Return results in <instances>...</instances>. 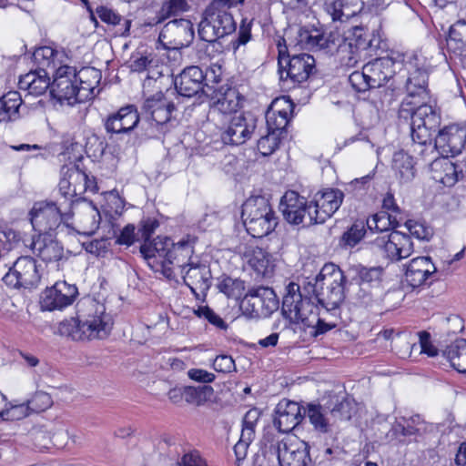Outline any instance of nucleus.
Instances as JSON below:
<instances>
[{
	"label": "nucleus",
	"mask_w": 466,
	"mask_h": 466,
	"mask_svg": "<svg viewBox=\"0 0 466 466\" xmlns=\"http://www.w3.org/2000/svg\"><path fill=\"white\" fill-rule=\"evenodd\" d=\"M195 239L187 238L175 243L168 237H157L153 243L142 244L140 253L148 266L168 280L177 278V271L184 273L198 256H195Z\"/></svg>",
	"instance_id": "nucleus-1"
},
{
	"label": "nucleus",
	"mask_w": 466,
	"mask_h": 466,
	"mask_svg": "<svg viewBox=\"0 0 466 466\" xmlns=\"http://www.w3.org/2000/svg\"><path fill=\"white\" fill-rule=\"evenodd\" d=\"M420 102V100L404 98L400 108V116H410L412 151L424 157L428 151L433 153L432 135L441 125V114L431 105L423 103L418 106Z\"/></svg>",
	"instance_id": "nucleus-2"
},
{
	"label": "nucleus",
	"mask_w": 466,
	"mask_h": 466,
	"mask_svg": "<svg viewBox=\"0 0 466 466\" xmlns=\"http://www.w3.org/2000/svg\"><path fill=\"white\" fill-rule=\"evenodd\" d=\"M88 309L86 316L61 321L57 327V334L75 341L106 338L112 329L113 322L110 315L106 313L105 306L92 300Z\"/></svg>",
	"instance_id": "nucleus-3"
},
{
	"label": "nucleus",
	"mask_w": 466,
	"mask_h": 466,
	"mask_svg": "<svg viewBox=\"0 0 466 466\" xmlns=\"http://www.w3.org/2000/svg\"><path fill=\"white\" fill-rule=\"evenodd\" d=\"M346 276L339 266L327 263L315 278V283H309L317 306L325 312L339 309L345 299Z\"/></svg>",
	"instance_id": "nucleus-4"
},
{
	"label": "nucleus",
	"mask_w": 466,
	"mask_h": 466,
	"mask_svg": "<svg viewBox=\"0 0 466 466\" xmlns=\"http://www.w3.org/2000/svg\"><path fill=\"white\" fill-rule=\"evenodd\" d=\"M241 218L248 234L263 238L273 232L279 223L269 201L262 197H251L242 205Z\"/></svg>",
	"instance_id": "nucleus-5"
},
{
	"label": "nucleus",
	"mask_w": 466,
	"mask_h": 466,
	"mask_svg": "<svg viewBox=\"0 0 466 466\" xmlns=\"http://www.w3.org/2000/svg\"><path fill=\"white\" fill-rule=\"evenodd\" d=\"M96 190L95 178L89 177L77 165L70 163L62 167L58 191L66 208H72L76 203L85 200L82 196L86 191L94 193Z\"/></svg>",
	"instance_id": "nucleus-6"
},
{
	"label": "nucleus",
	"mask_w": 466,
	"mask_h": 466,
	"mask_svg": "<svg viewBox=\"0 0 466 466\" xmlns=\"http://www.w3.org/2000/svg\"><path fill=\"white\" fill-rule=\"evenodd\" d=\"M266 448L276 453L279 466H309L311 463L310 446L296 436L282 439L267 435Z\"/></svg>",
	"instance_id": "nucleus-7"
},
{
	"label": "nucleus",
	"mask_w": 466,
	"mask_h": 466,
	"mask_svg": "<svg viewBox=\"0 0 466 466\" xmlns=\"http://www.w3.org/2000/svg\"><path fill=\"white\" fill-rule=\"evenodd\" d=\"M286 48L279 44V73L280 80L291 88L308 80L315 69V59L306 53L286 55Z\"/></svg>",
	"instance_id": "nucleus-8"
},
{
	"label": "nucleus",
	"mask_w": 466,
	"mask_h": 466,
	"mask_svg": "<svg viewBox=\"0 0 466 466\" xmlns=\"http://www.w3.org/2000/svg\"><path fill=\"white\" fill-rule=\"evenodd\" d=\"M316 306L311 297L302 295L299 284L289 282L286 286L281 307L285 319L296 324H311L316 319L312 313Z\"/></svg>",
	"instance_id": "nucleus-9"
},
{
	"label": "nucleus",
	"mask_w": 466,
	"mask_h": 466,
	"mask_svg": "<svg viewBox=\"0 0 466 466\" xmlns=\"http://www.w3.org/2000/svg\"><path fill=\"white\" fill-rule=\"evenodd\" d=\"M279 306L275 291L264 286L250 288L239 304L243 315L248 319L268 318L279 309Z\"/></svg>",
	"instance_id": "nucleus-10"
},
{
	"label": "nucleus",
	"mask_w": 466,
	"mask_h": 466,
	"mask_svg": "<svg viewBox=\"0 0 466 466\" xmlns=\"http://www.w3.org/2000/svg\"><path fill=\"white\" fill-rule=\"evenodd\" d=\"M313 428L320 433H328L339 421L349 420L351 416L350 404L342 400L329 409L320 404L309 403L304 409Z\"/></svg>",
	"instance_id": "nucleus-11"
},
{
	"label": "nucleus",
	"mask_w": 466,
	"mask_h": 466,
	"mask_svg": "<svg viewBox=\"0 0 466 466\" xmlns=\"http://www.w3.org/2000/svg\"><path fill=\"white\" fill-rule=\"evenodd\" d=\"M236 30V22L232 14L226 11L212 10L207 7L198 25V35L201 40L213 43L230 35Z\"/></svg>",
	"instance_id": "nucleus-12"
},
{
	"label": "nucleus",
	"mask_w": 466,
	"mask_h": 466,
	"mask_svg": "<svg viewBox=\"0 0 466 466\" xmlns=\"http://www.w3.org/2000/svg\"><path fill=\"white\" fill-rule=\"evenodd\" d=\"M70 210L63 202H37L30 211L32 227L38 234H51Z\"/></svg>",
	"instance_id": "nucleus-13"
},
{
	"label": "nucleus",
	"mask_w": 466,
	"mask_h": 466,
	"mask_svg": "<svg viewBox=\"0 0 466 466\" xmlns=\"http://www.w3.org/2000/svg\"><path fill=\"white\" fill-rule=\"evenodd\" d=\"M355 279L359 285L356 299L362 305L369 306L382 294L383 268L381 267L354 266Z\"/></svg>",
	"instance_id": "nucleus-14"
},
{
	"label": "nucleus",
	"mask_w": 466,
	"mask_h": 466,
	"mask_svg": "<svg viewBox=\"0 0 466 466\" xmlns=\"http://www.w3.org/2000/svg\"><path fill=\"white\" fill-rule=\"evenodd\" d=\"M466 145V126L452 124L441 129L435 137L433 153L428 151L424 160H431L436 153L454 157L461 153Z\"/></svg>",
	"instance_id": "nucleus-15"
},
{
	"label": "nucleus",
	"mask_w": 466,
	"mask_h": 466,
	"mask_svg": "<svg viewBox=\"0 0 466 466\" xmlns=\"http://www.w3.org/2000/svg\"><path fill=\"white\" fill-rule=\"evenodd\" d=\"M41 279L36 261L29 256L18 258L4 275V283L12 289H31L37 286Z\"/></svg>",
	"instance_id": "nucleus-16"
},
{
	"label": "nucleus",
	"mask_w": 466,
	"mask_h": 466,
	"mask_svg": "<svg viewBox=\"0 0 466 466\" xmlns=\"http://www.w3.org/2000/svg\"><path fill=\"white\" fill-rule=\"evenodd\" d=\"M195 36L194 27L187 19L167 22L159 33L157 43L167 50H180L188 46Z\"/></svg>",
	"instance_id": "nucleus-17"
},
{
	"label": "nucleus",
	"mask_w": 466,
	"mask_h": 466,
	"mask_svg": "<svg viewBox=\"0 0 466 466\" xmlns=\"http://www.w3.org/2000/svg\"><path fill=\"white\" fill-rule=\"evenodd\" d=\"M76 76V68L69 66H61L54 72L50 93L61 105L78 103Z\"/></svg>",
	"instance_id": "nucleus-18"
},
{
	"label": "nucleus",
	"mask_w": 466,
	"mask_h": 466,
	"mask_svg": "<svg viewBox=\"0 0 466 466\" xmlns=\"http://www.w3.org/2000/svg\"><path fill=\"white\" fill-rule=\"evenodd\" d=\"M370 242L391 261L406 258L413 252V243L410 236L398 230L380 235L374 239H370Z\"/></svg>",
	"instance_id": "nucleus-19"
},
{
	"label": "nucleus",
	"mask_w": 466,
	"mask_h": 466,
	"mask_svg": "<svg viewBox=\"0 0 466 466\" xmlns=\"http://www.w3.org/2000/svg\"><path fill=\"white\" fill-rule=\"evenodd\" d=\"M257 122L251 114L231 116L228 126L220 129L221 141L225 145L244 144L255 133Z\"/></svg>",
	"instance_id": "nucleus-20"
},
{
	"label": "nucleus",
	"mask_w": 466,
	"mask_h": 466,
	"mask_svg": "<svg viewBox=\"0 0 466 466\" xmlns=\"http://www.w3.org/2000/svg\"><path fill=\"white\" fill-rule=\"evenodd\" d=\"M343 198V192L337 188H326L318 191L309 202L313 211V217H310L309 222L324 223L339 208Z\"/></svg>",
	"instance_id": "nucleus-21"
},
{
	"label": "nucleus",
	"mask_w": 466,
	"mask_h": 466,
	"mask_svg": "<svg viewBox=\"0 0 466 466\" xmlns=\"http://www.w3.org/2000/svg\"><path fill=\"white\" fill-rule=\"evenodd\" d=\"M77 295L78 289L76 285L57 281L43 291L40 300L41 309L48 311L62 310L73 304Z\"/></svg>",
	"instance_id": "nucleus-22"
},
{
	"label": "nucleus",
	"mask_w": 466,
	"mask_h": 466,
	"mask_svg": "<svg viewBox=\"0 0 466 466\" xmlns=\"http://www.w3.org/2000/svg\"><path fill=\"white\" fill-rule=\"evenodd\" d=\"M280 209L284 218L290 224L305 226L315 224L309 222L310 217H313L310 203L295 191L285 193L280 200Z\"/></svg>",
	"instance_id": "nucleus-23"
},
{
	"label": "nucleus",
	"mask_w": 466,
	"mask_h": 466,
	"mask_svg": "<svg viewBox=\"0 0 466 466\" xmlns=\"http://www.w3.org/2000/svg\"><path fill=\"white\" fill-rule=\"evenodd\" d=\"M293 110V103L287 97L274 99L266 112L267 130L283 137Z\"/></svg>",
	"instance_id": "nucleus-24"
},
{
	"label": "nucleus",
	"mask_w": 466,
	"mask_h": 466,
	"mask_svg": "<svg viewBox=\"0 0 466 466\" xmlns=\"http://www.w3.org/2000/svg\"><path fill=\"white\" fill-rule=\"evenodd\" d=\"M139 122V114L134 105H128L110 114L104 120L107 134L121 135L131 132Z\"/></svg>",
	"instance_id": "nucleus-25"
},
{
	"label": "nucleus",
	"mask_w": 466,
	"mask_h": 466,
	"mask_svg": "<svg viewBox=\"0 0 466 466\" xmlns=\"http://www.w3.org/2000/svg\"><path fill=\"white\" fill-rule=\"evenodd\" d=\"M302 407L296 401L282 400L275 410L274 426L279 432L289 433L293 431L304 419Z\"/></svg>",
	"instance_id": "nucleus-26"
},
{
	"label": "nucleus",
	"mask_w": 466,
	"mask_h": 466,
	"mask_svg": "<svg viewBox=\"0 0 466 466\" xmlns=\"http://www.w3.org/2000/svg\"><path fill=\"white\" fill-rule=\"evenodd\" d=\"M181 275L185 284L196 297H198L197 290L204 294L211 287L212 275L210 268L205 263H202L198 257L187 266V269Z\"/></svg>",
	"instance_id": "nucleus-27"
},
{
	"label": "nucleus",
	"mask_w": 466,
	"mask_h": 466,
	"mask_svg": "<svg viewBox=\"0 0 466 466\" xmlns=\"http://www.w3.org/2000/svg\"><path fill=\"white\" fill-rule=\"evenodd\" d=\"M29 248L46 263L57 262L65 258L64 247L51 234L32 238Z\"/></svg>",
	"instance_id": "nucleus-28"
},
{
	"label": "nucleus",
	"mask_w": 466,
	"mask_h": 466,
	"mask_svg": "<svg viewBox=\"0 0 466 466\" xmlns=\"http://www.w3.org/2000/svg\"><path fill=\"white\" fill-rule=\"evenodd\" d=\"M203 70L197 66L186 67L175 78V87L180 96L191 97L205 93Z\"/></svg>",
	"instance_id": "nucleus-29"
},
{
	"label": "nucleus",
	"mask_w": 466,
	"mask_h": 466,
	"mask_svg": "<svg viewBox=\"0 0 466 466\" xmlns=\"http://www.w3.org/2000/svg\"><path fill=\"white\" fill-rule=\"evenodd\" d=\"M437 274V268L430 257H418L412 258L407 266L405 278L406 281L412 288L420 287L428 279L433 280Z\"/></svg>",
	"instance_id": "nucleus-30"
},
{
	"label": "nucleus",
	"mask_w": 466,
	"mask_h": 466,
	"mask_svg": "<svg viewBox=\"0 0 466 466\" xmlns=\"http://www.w3.org/2000/svg\"><path fill=\"white\" fill-rule=\"evenodd\" d=\"M449 157L450 156H441L440 157H434L430 163L431 178L446 187L455 185L460 177L463 176L462 170H458V167Z\"/></svg>",
	"instance_id": "nucleus-31"
},
{
	"label": "nucleus",
	"mask_w": 466,
	"mask_h": 466,
	"mask_svg": "<svg viewBox=\"0 0 466 466\" xmlns=\"http://www.w3.org/2000/svg\"><path fill=\"white\" fill-rule=\"evenodd\" d=\"M395 66L394 60L389 56L367 63L364 67L371 87L377 88L385 85L395 75Z\"/></svg>",
	"instance_id": "nucleus-32"
},
{
	"label": "nucleus",
	"mask_w": 466,
	"mask_h": 466,
	"mask_svg": "<svg viewBox=\"0 0 466 466\" xmlns=\"http://www.w3.org/2000/svg\"><path fill=\"white\" fill-rule=\"evenodd\" d=\"M144 113L157 125H164L171 118L175 105L161 93L146 99L142 107Z\"/></svg>",
	"instance_id": "nucleus-33"
},
{
	"label": "nucleus",
	"mask_w": 466,
	"mask_h": 466,
	"mask_svg": "<svg viewBox=\"0 0 466 466\" xmlns=\"http://www.w3.org/2000/svg\"><path fill=\"white\" fill-rule=\"evenodd\" d=\"M410 76L406 81L407 96L410 100H424L428 97V73L425 69L417 67L411 62L408 65Z\"/></svg>",
	"instance_id": "nucleus-34"
},
{
	"label": "nucleus",
	"mask_w": 466,
	"mask_h": 466,
	"mask_svg": "<svg viewBox=\"0 0 466 466\" xmlns=\"http://www.w3.org/2000/svg\"><path fill=\"white\" fill-rule=\"evenodd\" d=\"M76 75L77 101L83 103L94 97L95 90L101 79V73L94 67H83L76 72Z\"/></svg>",
	"instance_id": "nucleus-35"
},
{
	"label": "nucleus",
	"mask_w": 466,
	"mask_h": 466,
	"mask_svg": "<svg viewBox=\"0 0 466 466\" xmlns=\"http://www.w3.org/2000/svg\"><path fill=\"white\" fill-rule=\"evenodd\" d=\"M18 86L35 96L43 95L51 86L48 72L46 69L31 71L20 76Z\"/></svg>",
	"instance_id": "nucleus-36"
},
{
	"label": "nucleus",
	"mask_w": 466,
	"mask_h": 466,
	"mask_svg": "<svg viewBox=\"0 0 466 466\" xmlns=\"http://www.w3.org/2000/svg\"><path fill=\"white\" fill-rule=\"evenodd\" d=\"M242 96L238 91L234 87H227L224 91L222 89L214 101L211 110L213 113H218L223 116H231L236 113L240 107Z\"/></svg>",
	"instance_id": "nucleus-37"
},
{
	"label": "nucleus",
	"mask_w": 466,
	"mask_h": 466,
	"mask_svg": "<svg viewBox=\"0 0 466 466\" xmlns=\"http://www.w3.org/2000/svg\"><path fill=\"white\" fill-rule=\"evenodd\" d=\"M363 8L360 0H335L326 3V11L334 21H346L357 15Z\"/></svg>",
	"instance_id": "nucleus-38"
},
{
	"label": "nucleus",
	"mask_w": 466,
	"mask_h": 466,
	"mask_svg": "<svg viewBox=\"0 0 466 466\" xmlns=\"http://www.w3.org/2000/svg\"><path fill=\"white\" fill-rule=\"evenodd\" d=\"M414 160L404 151H398L393 155L392 170L400 184L410 183L416 175Z\"/></svg>",
	"instance_id": "nucleus-39"
},
{
	"label": "nucleus",
	"mask_w": 466,
	"mask_h": 466,
	"mask_svg": "<svg viewBox=\"0 0 466 466\" xmlns=\"http://www.w3.org/2000/svg\"><path fill=\"white\" fill-rule=\"evenodd\" d=\"M23 104L17 91H9L0 97V123L15 121L20 117L19 109Z\"/></svg>",
	"instance_id": "nucleus-40"
},
{
	"label": "nucleus",
	"mask_w": 466,
	"mask_h": 466,
	"mask_svg": "<svg viewBox=\"0 0 466 466\" xmlns=\"http://www.w3.org/2000/svg\"><path fill=\"white\" fill-rule=\"evenodd\" d=\"M448 51L457 56H466V22L460 20L449 30L446 39Z\"/></svg>",
	"instance_id": "nucleus-41"
},
{
	"label": "nucleus",
	"mask_w": 466,
	"mask_h": 466,
	"mask_svg": "<svg viewBox=\"0 0 466 466\" xmlns=\"http://www.w3.org/2000/svg\"><path fill=\"white\" fill-rule=\"evenodd\" d=\"M346 39L352 44V46L360 55H363L364 52L376 51L380 47L381 42L379 35L374 32L367 33L360 27H356L352 37H347Z\"/></svg>",
	"instance_id": "nucleus-42"
},
{
	"label": "nucleus",
	"mask_w": 466,
	"mask_h": 466,
	"mask_svg": "<svg viewBox=\"0 0 466 466\" xmlns=\"http://www.w3.org/2000/svg\"><path fill=\"white\" fill-rule=\"evenodd\" d=\"M388 213V211H379L367 219L366 226L370 235L374 233L389 234L388 231L400 225L401 219Z\"/></svg>",
	"instance_id": "nucleus-43"
},
{
	"label": "nucleus",
	"mask_w": 466,
	"mask_h": 466,
	"mask_svg": "<svg viewBox=\"0 0 466 466\" xmlns=\"http://www.w3.org/2000/svg\"><path fill=\"white\" fill-rule=\"evenodd\" d=\"M451 367L461 373H466V339H458L442 351Z\"/></svg>",
	"instance_id": "nucleus-44"
},
{
	"label": "nucleus",
	"mask_w": 466,
	"mask_h": 466,
	"mask_svg": "<svg viewBox=\"0 0 466 466\" xmlns=\"http://www.w3.org/2000/svg\"><path fill=\"white\" fill-rule=\"evenodd\" d=\"M82 201L83 206L77 216V220L86 233H91L98 228L101 216L98 209L91 201Z\"/></svg>",
	"instance_id": "nucleus-45"
},
{
	"label": "nucleus",
	"mask_w": 466,
	"mask_h": 466,
	"mask_svg": "<svg viewBox=\"0 0 466 466\" xmlns=\"http://www.w3.org/2000/svg\"><path fill=\"white\" fill-rule=\"evenodd\" d=\"M96 14L102 22L111 25H121L118 29V35L121 36H128L131 27V20L123 19V17L111 8L104 5L96 7Z\"/></svg>",
	"instance_id": "nucleus-46"
},
{
	"label": "nucleus",
	"mask_w": 466,
	"mask_h": 466,
	"mask_svg": "<svg viewBox=\"0 0 466 466\" xmlns=\"http://www.w3.org/2000/svg\"><path fill=\"white\" fill-rule=\"evenodd\" d=\"M61 53L51 46H41L35 50L33 58L35 63L37 64L39 69H50L56 71L58 65V57Z\"/></svg>",
	"instance_id": "nucleus-47"
},
{
	"label": "nucleus",
	"mask_w": 466,
	"mask_h": 466,
	"mask_svg": "<svg viewBox=\"0 0 466 466\" xmlns=\"http://www.w3.org/2000/svg\"><path fill=\"white\" fill-rule=\"evenodd\" d=\"M366 55L359 54L346 38L341 39L337 46V58L342 66L348 68L356 66Z\"/></svg>",
	"instance_id": "nucleus-48"
},
{
	"label": "nucleus",
	"mask_w": 466,
	"mask_h": 466,
	"mask_svg": "<svg viewBox=\"0 0 466 466\" xmlns=\"http://www.w3.org/2000/svg\"><path fill=\"white\" fill-rule=\"evenodd\" d=\"M186 402L195 406H203L211 401L214 397V389L208 385L198 387L186 386Z\"/></svg>",
	"instance_id": "nucleus-49"
},
{
	"label": "nucleus",
	"mask_w": 466,
	"mask_h": 466,
	"mask_svg": "<svg viewBox=\"0 0 466 466\" xmlns=\"http://www.w3.org/2000/svg\"><path fill=\"white\" fill-rule=\"evenodd\" d=\"M419 417L411 418L410 420L402 419L396 421L388 433V438L395 439L398 441H404L405 437L416 435L420 429L413 425L415 420H419Z\"/></svg>",
	"instance_id": "nucleus-50"
},
{
	"label": "nucleus",
	"mask_w": 466,
	"mask_h": 466,
	"mask_svg": "<svg viewBox=\"0 0 466 466\" xmlns=\"http://www.w3.org/2000/svg\"><path fill=\"white\" fill-rule=\"evenodd\" d=\"M187 3L186 0H165L157 14L156 21L148 25L162 23L170 16L177 15L179 13L187 11Z\"/></svg>",
	"instance_id": "nucleus-51"
},
{
	"label": "nucleus",
	"mask_w": 466,
	"mask_h": 466,
	"mask_svg": "<svg viewBox=\"0 0 466 466\" xmlns=\"http://www.w3.org/2000/svg\"><path fill=\"white\" fill-rule=\"evenodd\" d=\"M363 222L354 223L340 238L339 245L343 248L355 247L363 238L370 237Z\"/></svg>",
	"instance_id": "nucleus-52"
},
{
	"label": "nucleus",
	"mask_w": 466,
	"mask_h": 466,
	"mask_svg": "<svg viewBox=\"0 0 466 466\" xmlns=\"http://www.w3.org/2000/svg\"><path fill=\"white\" fill-rule=\"evenodd\" d=\"M218 289L228 298L238 299L245 290V283L239 279L227 277L219 282Z\"/></svg>",
	"instance_id": "nucleus-53"
},
{
	"label": "nucleus",
	"mask_w": 466,
	"mask_h": 466,
	"mask_svg": "<svg viewBox=\"0 0 466 466\" xmlns=\"http://www.w3.org/2000/svg\"><path fill=\"white\" fill-rule=\"evenodd\" d=\"M128 63L130 71L142 73L154 66L155 56L152 53H136L131 56Z\"/></svg>",
	"instance_id": "nucleus-54"
},
{
	"label": "nucleus",
	"mask_w": 466,
	"mask_h": 466,
	"mask_svg": "<svg viewBox=\"0 0 466 466\" xmlns=\"http://www.w3.org/2000/svg\"><path fill=\"white\" fill-rule=\"evenodd\" d=\"M282 137L276 135L269 130H267V134L261 136V137L258 140V150L263 156H269L273 154L276 149L279 147Z\"/></svg>",
	"instance_id": "nucleus-55"
},
{
	"label": "nucleus",
	"mask_w": 466,
	"mask_h": 466,
	"mask_svg": "<svg viewBox=\"0 0 466 466\" xmlns=\"http://www.w3.org/2000/svg\"><path fill=\"white\" fill-rule=\"evenodd\" d=\"M405 226L410 234L420 240H429L433 235L432 228L420 221L410 219Z\"/></svg>",
	"instance_id": "nucleus-56"
},
{
	"label": "nucleus",
	"mask_w": 466,
	"mask_h": 466,
	"mask_svg": "<svg viewBox=\"0 0 466 466\" xmlns=\"http://www.w3.org/2000/svg\"><path fill=\"white\" fill-rule=\"evenodd\" d=\"M253 25V20H248V18H243L238 33V37L236 40L232 41V46L234 50L238 49L240 46H245L248 43L251 38V28Z\"/></svg>",
	"instance_id": "nucleus-57"
},
{
	"label": "nucleus",
	"mask_w": 466,
	"mask_h": 466,
	"mask_svg": "<svg viewBox=\"0 0 466 466\" xmlns=\"http://www.w3.org/2000/svg\"><path fill=\"white\" fill-rule=\"evenodd\" d=\"M349 82L357 92H365L372 88L364 66L362 67V71H354L351 73L349 76Z\"/></svg>",
	"instance_id": "nucleus-58"
},
{
	"label": "nucleus",
	"mask_w": 466,
	"mask_h": 466,
	"mask_svg": "<svg viewBox=\"0 0 466 466\" xmlns=\"http://www.w3.org/2000/svg\"><path fill=\"white\" fill-rule=\"evenodd\" d=\"M27 403L31 408V411L41 412L51 406L52 400L49 394L44 391H37Z\"/></svg>",
	"instance_id": "nucleus-59"
},
{
	"label": "nucleus",
	"mask_w": 466,
	"mask_h": 466,
	"mask_svg": "<svg viewBox=\"0 0 466 466\" xmlns=\"http://www.w3.org/2000/svg\"><path fill=\"white\" fill-rule=\"evenodd\" d=\"M253 440L254 438L250 437V433L246 432L240 435L238 441L235 444L234 453L238 466H241L240 462L247 457L248 447Z\"/></svg>",
	"instance_id": "nucleus-60"
},
{
	"label": "nucleus",
	"mask_w": 466,
	"mask_h": 466,
	"mask_svg": "<svg viewBox=\"0 0 466 466\" xmlns=\"http://www.w3.org/2000/svg\"><path fill=\"white\" fill-rule=\"evenodd\" d=\"M260 418V411L258 409H251L246 412L242 420L241 434L250 433V437H255V428Z\"/></svg>",
	"instance_id": "nucleus-61"
},
{
	"label": "nucleus",
	"mask_w": 466,
	"mask_h": 466,
	"mask_svg": "<svg viewBox=\"0 0 466 466\" xmlns=\"http://www.w3.org/2000/svg\"><path fill=\"white\" fill-rule=\"evenodd\" d=\"M371 178V175H367L359 178H355L354 180L347 184L345 190L348 193H351L356 196L362 195L367 191Z\"/></svg>",
	"instance_id": "nucleus-62"
},
{
	"label": "nucleus",
	"mask_w": 466,
	"mask_h": 466,
	"mask_svg": "<svg viewBox=\"0 0 466 466\" xmlns=\"http://www.w3.org/2000/svg\"><path fill=\"white\" fill-rule=\"evenodd\" d=\"M213 369L218 372L229 373L236 370L235 360L229 355H218L213 360Z\"/></svg>",
	"instance_id": "nucleus-63"
},
{
	"label": "nucleus",
	"mask_w": 466,
	"mask_h": 466,
	"mask_svg": "<svg viewBox=\"0 0 466 466\" xmlns=\"http://www.w3.org/2000/svg\"><path fill=\"white\" fill-rule=\"evenodd\" d=\"M31 408L28 403H22L19 405L12 406L9 410H4L1 413L2 417L6 420H21L30 414Z\"/></svg>",
	"instance_id": "nucleus-64"
}]
</instances>
